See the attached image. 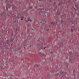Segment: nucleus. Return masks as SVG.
<instances>
[{
    "label": "nucleus",
    "instance_id": "f03ea898",
    "mask_svg": "<svg viewBox=\"0 0 79 79\" xmlns=\"http://www.w3.org/2000/svg\"><path fill=\"white\" fill-rule=\"evenodd\" d=\"M28 21H29L30 22H32V20L31 19H28Z\"/></svg>",
    "mask_w": 79,
    "mask_h": 79
},
{
    "label": "nucleus",
    "instance_id": "dca6fc26",
    "mask_svg": "<svg viewBox=\"0 0 79 79\" xmlns=\"http://www.w3.org/2000/svg\"><path fill=\"white\" fill-rule=\"evenodd\" d=\"M10 5H9V6Z\"/></svg>",
    "mask_w": 79,
    "mask_h": 79
},
{
    "label": "nucleus",
    "instance_id": "39448f33",
    "mask_svg": "<svg viewBox=\"0 0 79 79\" xmlns=\"http://www.w3.org/2000/svg\"><path fill=\"white\" fill-rule=\"evenodd\" d=\"M60 45H63V43H61Z\"/></svg>",
    "mask_w": 79,
    "mask_h": 79
},
{
    "label": "nucleus",
    "instance_id": "20e7f679",
    "mask_svg": "<svg viewBox=\"0 0 79 79\" xmlns=\"http://www.w3.org/2000/svg\"><path fill=\"white\" fill-rule=\"evenodd\" d=\"M39 55H40V56H42V54L41 53H39Z\"/></svg>",
    "mask_w": 79,
    "mask_h": 79
},
{
    "label": "nucleus",
    "instance_id": "423d86ee",
    "mask_svg": "<svg viewBox=\"0 0 79 79\" xmlns=\"http://www.w3.org/2000/svg\"><path fill=\"white\" fill-rule=\"evenodd\" d=\"M14 40V39H12L11 40V42H13Z\"/></svg>",
    "mask_w": 79,
    "mask_h": 79
},
{
    "label": "nucleus",
    "instance_id": "1a4fd4ad",
    "mask_svg": "<svg viewBox=\"0 0 79 79\" xmlns=\"http://www.w3.org/2000/svg\"><path fill=\"white\" fill-rule=\"evenodd\" d=\"M51 24H53V25H54L55 23H54L52 22V23H51Z\"/></svg>",
    "mask_w": 79,
    "mask_h": 79
},
{
    "label": "nucleus",
    "instance_id": "9b49d317",
    "mask_svg": "<svg viewBox=\"0 0 79 79\" xmlns=\"http://www.w3.org/2000/svg\"><path fill=\"white\" fill-rule=\"evenodd\" d=\"M40 0V1H41V0Z\"/></svg>",
    "mask_w": 79,
    "mask_h": 79
},
{
    "label": "nucleus",
    "instance_id": "0eeeda50",
    "mask_svg": "<svg viewBox=\"0 0 79 79\" xmlns=\"http://www.w3.org/2000/svg\"><path fill=\"white\" fill-rule=\"evenodd\" d=\"M71 31H72V32H73V29H71Z\"/></svg>",
    "mask_w": 79,
    "mask_h": 79
},
{
    "label": "nucleus",
    "instance_id": "6e6552de",
    "mask_svg": "<svg viewBox=\"0 0 79 79\" xmlns=\"http://www.w3.org/2000/svg\"><path fill=\"white\" fill-rule=\"evenodd\" d=\"M46 48H46V47H44V49H46Z\"/></svg>",
    "mask_w": 79,
    "mask_h": 79
},
{
    "label": "nucleus",
    "instance_id": "9d476101",
    "mask_svg": "<svg viewBox=\"0 0 79 79\" xmlns=\"http://www.w3.org/2000/svg\"><path fill=\"white\" fill-rule=\"evenodd\" d=\"M31 8H32V7H31Z\"/></svg>",
    "mask_w": 79,
    "mask_h": 79
},
{
    "label": "nucleus",
    "instance_id": "7ed1b4c3",
    "mask_svg": "<svg viewBox=\"0 0 79 79\" xmlns=\"http://www.w3.org/2000/svg\"><path fill=\"white\" fill-rule=\"evenodd\" d=\"M23 18H24V17H22L21 18V21H23Z\"/></svg>",
    "mask_w": 79,
    "mask_h": 79
},
{
    "label": "nucleus",
    "instance_id": "4468645a",
    "mask_svg": "<svg viewBox=\"0 0 79 79\" xmlns=\"http://www.w3.org/2000/svg\"><path fill=\"white\" fill-rule=\"evenodd\" d=\"M7 42H8V41Z\"/></svg>",
    "mask_w": 79,
    "mask_h": 79
},
{
    "label": "nucleus",
    "instance_id": "ddd939ff",
    "mask_svg": "<svg viewBox=\"0 0 79 79\" xmlns=\"http://www.w3.org/2000/svg\"><path fill=\"white\" fill-rule=\"evenodd\" d=\"M59 15H60V14H59Z\"/></svg>",
    "mask_w": 79,
    "mask_h": 79
},
{
    "label": "nucleus",
    "instance_id": "f257e3e1",
    "mask_svg": "<svg viewBox=\"0 0 79 79\" xmlns=\"http://www.w3.org/2000/svg\"><path fill=\"white\" fill-rule=\"evenodd\" d=\"M75 7H76V9L74 8V7H73L72 9H73V10H79V7H78V6H75ZM76 9V10H75Z\"/></svg>",
    "mask_w": 79,
    "mask_h": 79
},
{
    "label": "nucleus",
    "instance_id": "f8f14e48",
    "mask_svg": "<svg viewBox=\"0 0 79 79\" xmlns=\"http://www.w3.org/2000/svg\"><path fill=\"white\" fill-rule=\"evenodd\" d=\"M11 45H12V44H11Z\"/></svg>",
    "mask_w": 79,
    "mask_h": 79
},
{
    "label": "nucleus",
    "instance_id": "2eb2a0df",
    "mask_svg": "<svg viewBox=\"0 0 79 79\" xmlns=\"http://www.w3.org/2000/svg\"><path fill=\"white\" fill-rule=\"evenodd\" d=\"M0 68H1V67H0Z\"/></svg>",
    "mask_w": 79,
    "mask_h": 79
}]
</instances>
